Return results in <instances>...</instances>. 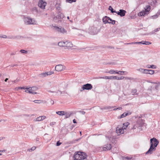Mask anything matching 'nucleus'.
Listing matches in <instances>:
<instances>
[{
	"label": "nucleus",
	"instance_id": "58836bf2",
	"mask_svg": "<svg viewBox=\"0 0 160 160\" xmlns=\"http://www.w3.org/2000/svg\"><path fill=\"white\" fill-rule=\"evenodd\" d=\"M116 71L113 70H110L108 72L110 74L116 73Z\"/></svg>",
	"mask_w": 160,
	"mask_h": 160
},
{
	"label": "nucleus",
	"instance_id": "72a5a7b5",
	"mask_svg": "<svg viewBox=\"0 0 160 160\" xmlns=\"http://www.w3.org/2000/svg\"><path fill=\"white\" fill-rule=\"evenodd\" d=\"M132 158L131 157H122V159L123 160L126 159L127 160H130Z\"/></svg>",
	"mask_w": 160,
	"mask_h": 160
},
{
	"label": "nucleus",
	"instance_id": "6ab92c4d",
	"mask_svg": "<svg viewBox=\"0 0 160 160\" xmlns=\"http://www.w3.org/2000/svg\"><path fill=\"white\" fill-rule=\"evenodd\" d=\"M124 79L125 80H133V78L131 77H124L123 76H121L120 77H117V79H116L118 80H122V79Z\"/></svg>",
	"mask_w": 160,
	"mask_h": 160
},
{
	"label": "nucleus",
	"instance_id": "f03ea898",
	"mask_svg": "<svg viewBox=\"0 0 160 160\" xmlns=\"http://www.w3.org/2000/svg\"><path fill=\"white\" fill-rule=\"evenodd\" d=\"M23 21L24 23L27 25H37V21L33 18L29 17L24 16Z\"/></svg>",
	"mask_w": 160,
	"mask_h": 160
},
{
	"label": "nucleus",
	"instance_id": "37998d69",
	"mask_svg": "<svg viewBox=\"0 0 160 160\" xmlns=\"http://www.w3.org/2000/svg\"><path fill=\"white\" fill-rule=\"evenodd\" d=\"M158 15L156 13L155 15H154L151 16V17L153 19H156V18H158Z\"/></svg>",
	"mask_w": 160,
	"mask_h": 160
},
{
	"label": "nucleus",
	"instance_id": "1a4fd4ad",
	"mask_svg": "<svg viewBox=\"0 0 160 160\" xmlns=\"http://www.w3.org/2000/svg\"><path fill=\"white\" fill-rule=\"evenodd\" d=\"M46 2L43 0H39L38 2V6L42 9H45Z\"/></svg>",
	"mask_w": 160,
	"mask_h": 160
},
{
	"label": "nucleus",
	"instance_id": "4468645a",
	"mask_svg": "<svg viewBox=\"0 0 160 160\" xmlns=\"http://www.w3.org/2000/svg\"><path fill=\"white\" fill-rule=\"evenodd\" d=\"M124 129L122 128H120L118 127L116 129V132L119 135L121 134H123L124 133Z\"/></svg>",
	"mask_w": 160,
	"mask_h": 160
},
{
	"label": "nucleus",
	"instance_id": "e433bc0d",
	"mask_svg": "<svg viewBox=\"0 0 160 160\" xmlns=\"http://www.w3.org/2000/svg\"><path fill=\"white\" fill-rule=\"evenodd\" d=\"M36 148V147L35 146H33L30 149H29L28 150L29 152H32V151H34Z\"/></svg>",
	"mask_w": 160,
	"mask_h": 160
},
{
	"label": "nucleus",
	"instance_id": "5fc2aeb1",
	"mask_svg": "<svg viewBox=\"0 0 160 160\" xmlns=\"http://www.w3.org/2000/svg\"><path fill=\"white\" fill-rule=\"evenodd\" d=\"M42 121L46 118V117L45 116H41Z\"/></svg>",
	"mask_w": 160,
	"mask_h": 160
},
{
	"label": "nucleus",
	"instance_id": "338daca9",
	"mask_svg": "<svg viewBox=\"0 0 160 160\" xmlns=\"http://www.w3.org/2000/svg\"><path fill=\"white\" fill-rule=\"evenodd\" d=\"M6 150H0V152H5Z\"/></svg>",
	"mask_w": 160,
	"mask_h": 160
},
{
	"label": "nucleus",
	"instance_id": "5701e85b",
	"mask_svg": "<svg viewBox=\"0 0 160 160\" xmlns=\"http://www.w3.org/2000/svg\"><path fill=\"white\" fill-rule=\"evenodd\" d=\"M66 42H58V45L60 47H64L66 46Z\"/></svg>",
	"mask_w": 160,
	"mask_h": 160
},
{
	"label": "nucleus",
	"instance_id": "0eeeda50",
	"mask_svg": "<svg viewBox=\"0 0 160 160\" xmlns=\"http://www.w3.org/2000/svg\"><path fill=\"white\" fill-rule=\"evenodd\" d=\"M53 28L58 32H60L63 34H66L67 31L65 29L61 27H58L56 26H53Z\"/></svg>",
	"mask_w": 160,
	"mask_h": 160
},
{
	"label": "nucleus",
	"instance_id": "0e129e2a",
	"mask_svg": "<svg viewBox=\"0 0 160 160\" xmlns=\"http://www.w3.org/2000/svg\"><path fill=\"white\" fill-rule=\"evenodd\" d=\"M57 93H58L60 94H62V92L59 90H58Z\"/></svg>",
	"mask_w": 160,
	"mask_h": 160
},
{
	"label": "nucleus",
	"instance_id": "a19ab883",
	"mask_svg": "<svg viewBox=\"0 0 160 160\" xmlns=\"http://www.w3.org/2000/svg\"><path fill=\"white\" fill-rule=\"evenodd\" d=\"M77 0H66V1L70 3H72V2H75Z\"/></svg>",
	"mask_w": 160,
	"mask_h": 160
},
{
	"label": "nucleus",
	"instance_id": "4be33fe9",
	"mask_svg": "<svg viewBox=\"0 0 160 160\" xmlns=\"http://www.w3.org/2000/svg\"><path fill=\"white\" fill-rule=\"evenodd\" d=\"M108 17L105 16L104 18H103L102 19L103 22L105 24L107 23H109V20H108Z\"/></svg>",
	"mask_w": 160,
	"mask_h": 160
},
{
	"label": "nucleus",
	"instance_id": "7c9ffc66",
	"mask_svg": "<svg viewBox=\"0 0 160 160\" xmlns=\"http://www.w3.org/2000/svg\"><path fill=\"white\" fill-rule=\"evenodd\" d=\"M146 67L148 68H156V66L154 65H148L146 66Z\"/></svg>",
	"mask_w": 160,
	"mask_h": 160
},
{
	"label": "nucleus",
	"instance_id": "473e14b6",
	"mask_svg": "<svg viewBox=\"0 0 160 160\" xmlns=\"http://www.w3.org/2000/svg\"><path fill=\"white\" fill-rule=\"evenodd\" d=\"M129 124V123L128 122H127L126 123L123 124V126L122 127L124 129H125L128 126Z\"/></svg>",
	"mask_w": 160,
	"mask_h": 160
},
{
	"label": "nucleus",
	"instance_id": "2eb2a0df",
	"mask_svg": "<svg viewBox=\"0 0 160 160\" xmlns=\"http://www.w3.org/2000/svg\"><path fill=\"white\" fill-rule=\"evenodd\" d=\"M63 66L62 65H58L55 67V70L56 71H60L63 69Z\"/></svg>",
	"mask_w": 160,
	"mask_h": 160
},
{
	"label": "nucleus",
	"instance_id": "a211bd4d",
	"mask_svg": "<svg viewBox=\"0 0 160 160\" xmlns=\"http://www.w3.org/2000/svg\"><path fill=\"white\" fill-rule=\"evenodd\" d=\"M21 36L19 35L15 36H10L8 37V38L12 39H20Z\"/></svg>",
	"mask_w": 160,
	"mask_h": 160
},
{
	"label": "nucleus",
	"instance_id": "8fccbe9b",
	"mask_svg": "<svg viewBox=\"0 0 160 160\" xmlns=\"http://www.w3.org/2000/svg\"><path fill=\"white\" fill-rule=\"evenodd\" d=\"M155 32L154 31V30H153V31H152V32H150L149 33V34H150V35H152V34H154L155 33Z\"/></svg>",
	"mask_w": 160,
	"mask_h": 160
},
{
	"label": "nucleus",
	"instance_id": "603ef678",
	"mask_svg": "<svg viewBox=\"0 0 160 160\" xmlns=\"http://www.w3.org/2000/svg\"><path fill=\"white\" fill-rule=\"evenodd\" d=\"M160 30V28H158L155 29L154 31L155 32H158Z\"/></svg>",
	"mask_w": 160,
	"mask_h": 160
},
{
	"label": "nucleus",
	"instance_id": "c03bdc74",
	"mask_svg": "<svg viewBox=\"0 0 160 160\" xmlns=\"http://www.w3.org/2000/svg\"><path fill=\"white\" fill-rule=\"evenodd\" d=\"M115 22L116 21L115 20H112L111 22H109V23L114 25L115 24Z\"/></svg>",
	"mask_w": 160,
	"mask_h": 160
},
{
	"label": "nucleus",
	"instance_id": "6e6552de",
	"mask_svg": "<svg viewBox=\"0 0 160 160\" xmlns=\"http://www.w3.org/2000/svg\"><path fill=\"white\" fill-rule=\"evenodd\" d=\"M158 143L159 142L155 138H153L150 139V144L151 145L152 144V146L156 147L158 144Z\"/></svg>",
	"mask_w": 160,
	"mask_h": 160
},
{
	"label": "nucleus",
	"instance_id": "774afa93",
	"mask_svg": "<svg viewBox=\"0 0 160 160\" xmlns=\"http://www.w3.org/2000/svg\"><path fill=\"white\" fill-rule=\"evenodd\" d=\"M73 122L74 123H76V120H75V119H74L73 120Z\"/></svg>",
	"mask_w": 160,
	"mask_h": 160
},
{
	"label": "nucleus",
	"instance_id": "9d476101",
	"mask_svg": "<svg viewBox=\"0 0 160 160\" xmlns=\"http://www.w3.org/2000/svg\"><path fill=\"white\" fill-rule=\"evenodd\" d=\"M156 150V147L152 146V144L150 145V147L148 150L146 152V154H152V153L153 151H155Z\"/></svg>",
	"mask_w": 160,
	"mask_h": 160
},
{
	"label": "nucleus",
	"instance_id": "e2e57ef3",
	"mask_svg": "<svg viewBox=\"0 0 160 160\" xmlns=\"http://www.w3.org/2000/svg\"><path fill=\"white\" fill-rule=\"evenodd\" d=\"M114 149H115V152H113V153H116L117 152V151H116V150H117V148H114L113 149V150H114Z\"/></svg>",
	"mask_w": 160,
	"mask_h": 160
},
{
	"label": "nucleus",
	"instance_id": "aec40b11",
	"mask_svg": "<svg viewBox=\"0 0 160 160\" xmlns=\"http://www.w3.org/2000/svg\"><path fill=\"white\" fill-rule=\"evenodd\" d=\"M117 61H115V62H110L106 63L104 62L103 64L106 65L109 64L111 65H115L119 64L117 62Z\"/></svg>",
	"mask_w": 160,
	"mask_h": 160
},
{
	"label": "nucleus",
	"instance_id": "b1692460",
	"mask_svg": "<svg viewBox=\"0 0 160 160\" xmlns=\"http://www.w3.org/2000/svg\"><path fill=\"white\" fill-rule=\"evenodd\" d=\"M66 42H67L66 44V47H73V44L71 42L67 41Z\"/></svg>",
	"mask_w": 160,
	"mask_h": 160
},
{
	"label": "nucleus",
	"instance_id": "6e6d98bb",
	"mask_svg": "<svg viewBox=\"0 0 160 160\" xmlns=\"http://www.w3.org/2000/svg\"><path fill=\"white\" fill-rule=\"evenodd\" d=\"M0 37L4 38H8V37L7 36L5 35H3L2 36H0Z\"/></svg>",
	"mask_w": 160,
	"mask_h": 160
},
{
	"label": "nucleus",
	"instance_id": "f257e3e1",
	"mask_svg": "<svg viewBox=\"0 0 160 160\" xmlns=\"http://www.w3.org/2000/svg\"><path fill=\"white\" fill-rule=\"evenodd\" d=\"M74 160H87V155L84 152H78L73 157Z\"/></svg>",
	"mask_w": 160,
	"mask_h": 160
},
{
	"label": "nucleus",
	"instance_id": "c9c22d12",
	"mask_svg": "<svg viewBox=\"0 0 160 160\" xmlns=\"http://www.w3.org/2000/svg\"><path fill=\"white\" fill-rule=\"evenodd\" d=\"M137 92V90L136 89H132V94L134 95L136 94L137 95L138 94L136 93Z\"/></svg>",
	"mask_w": 160,
	"mask_h": 160
},
{
	"label": "nucleus",
	"instance_id": "4c0bfd02",
	"mask_svg": "<svg viewBox=\"0 0 160 160\" xmlns=\"http://www.w3.org/2000/svg\"><path fill=\"white\" fill-rule=\"evenodd\" d=\"M20 52L22 53H25V54L27 53H28L27 51H26V50H23V49L21 50L20 51Z\"/></svg>",
	"mask_w": 160,
	"mask_h": 160
},
{
	"label": "nucleus",
	"instance_id": "de8ad7c7",
	"mask_svg": "<svg viewBox=\"0 0 160 160\" xmlns=\"http://www.w3.org/2000/svg\"><path fill=\"white\" fill-rule=\"evenodd\" d=\"M116 74H120V75H123V74L122 73V71H118V72H117L116 71Z\"/></svg>",
	"mask_w": 160,
	"mask_h": 160
},
{
	"label": "nucleus",
	"instance_id": "49530a36",
	"mask_svg": "<svg viewBox=\"0 0 160 160\" xmlns=\"http://www.w3.org/2000/svg\"><path fill=\"white\" fill-rule=\"evenodd\" d=\"M114 107H111V106H107V110H110L113 108Z\"/></svg>",
	"mask_w": 160,
	"mask_h": 160
},
{
	"label": "nucleus",
	"instance_id": "a18cd8bd",
	"mask_svg": "<svg viewBox=\"0 0 160 160\" xmlns=\"http://www.w3.org/2000/svg\"><path fill=\"white\" fill-rule=\"evenodd\" d=\"M57 6H56V9L57 10H59V11H60V8L59 6L60 5V4H58H58H57Z\"/></svg>",
	"mask_w": 160,
	"mask_h": 160
},
{
	"label": "nucleus",
	"instance_id": "2f4dec72",
	"mask_svg": "<svg viewBox=\"0 0 160 160\" xmlns=\"http://www.w3.org/2000/svg\"><path fill=\"white\" fill-rule=\"evenodd\" d=\"M108 9L109 10H110L111 13H113L114 12H115L116 13L117 11H116L115 10H114L113 9L111 6H110L109 7Z\"/></svg>",
	"mask_w": 160,
	"mask_h": 160
},
{
	"label": "nucleus",
	"instance_id": "69168bd1",
	"mask_svg": "<svg viewBox=\"0 0 160 160\" xmlns=\"http://www.w3.org/2000/svg\"><path fill=\"white\" fill-rule=\"evenodd\" d=\"M108 20H109V21H110V22H111L112 20L111 19V18L109 17H108Z\"/></svg>",
	"mask_w": 160,
	"mask_h": 160
},
{
	"label": "nucleus",
	"instance_id": "393cba45",
	"mask_svg": "<svg viewBox=\"0 0 160 160\" xmlns=\"http://www.w3.org/2000/svg\"><path fill=\"white\" fill-rule=\"evenodd\" d=\"M34 87H33L26 88V90L25 91V92L30 93L31 90H33L32 89Z\"/></svg>",
	"mask_w": 160,
	"mask_h": 160
},
{
	"label": "nucleus",
	"instance_id": "79ce46f5",
	"mask_svg": "<svg viewBox=\"0 0 160 160\" xmlns=\"http://www.w3.org/2000/svg\"><path fill=\"white\" fill-rule=\"evenodd\" d=\"M36 121H42V119L41 118V116H39L36 119Z\"/></svg>",
	"mask_w": 160,
	"mask_h": 160
},
{
	"label": "nucleus",
	"instance_id": "3c124183",
	"mask_svg": "<svg viewBox=\"0 0 160 160\" xmlns=\"http://www.w3.org/2000/svg\"><path fill=\"white\" fill-rule=\"evenodd\" d=\"M61 143H62L60 142L59 141H58L57 142L56 145L57 146H59L61 144Z\"/></svg>",
	"mask_w": 160,
	"mask_h": 160
},
{
	"label": "nucleus",
	"instance_id": "ea45409f",
	"mask_svg": "<svg viewBox=\"0 0 160 160\" xmlns=\"http://www.w3.org/2000/svg\"><path fill=\"white\" fill-rule=\"evenodd\" d=\"M34 102L37 103H40L42 102L41 100H35L33 101Z\"/></svg>",
	"mask_w": 160,
	"mask_h": 160
},
{
	"label": "nucleus",
	"instance_id": "864d4df0",
	"mask_svg": "<svg viewBox=\"0 0 160 160\" xmlns=\"http://www.w3.org/2000/svg\"><path fill=\"white\" fill-rule=\"evenodd\" d=\"M122 73L123 74H124V75H127L128 72H126V71H122Z\"/></svg>",
	"mask_w": 160,
	"mask_h": 160
},
{
	"label": "nucleus",
	"instance_id": "bb28decb",
	"mask_svg": "<svg viewBox=\"0 0 160 160\" xmlns=\"http://www.w3.org/2000/svg\"><path fill=\"white\" fill-rule=\"evenodd\" d=\"M131 114V113H128L127 112H125L121 115V116L120 117V118H124L128 115L130 114Z\"/></svg>",
	"mask_w": 160,
	"mask_h": 160
},
{
	"label": "nucleus",
	"instance_id": "4d7b16f0",
	"mask_svg": "<svg viewBox=\"0 0 160 160\" xmlns=\"http://www.w3.org/2000/svg\"><path fill=\"white\" fill-rule=\"evenodd\" d=\"M30 93L31 94H36L37 93V92H34V91H31V92H30Z\"/></svg>",
	"mask_w": 160,
	"mask_h": 160
},
{
	"label": "nucleus",
	"instance_id": "13d9d810",
	"mask_svg": "<svg viewBox=\"0 0 160 160\" xmlns=\"http://www.w3.org/2000/svg\"><path fill=\"white\" fill-rule=\"evenodd\" d=\"M130 43H131V44H138V42H130Z\"/></svg>",
	"mask_w": 160,
	"mask_h": 160
},
{
	"label": "nucleus",
	"instance_id": "ddd939ff",
	"mask_svg": "<svg viewBox=\"0 0 160 160\" xmlns=\"http://www.w3.org/2000/svg\"><path fill=\"white\" fill-rule=\"evenodd\" d=\"M126 12L125 10L123 9H120L119 11L117 12L116 13L118 15L121 17H123L125 16Z\"/></svg>",
	"mask_w": 160,
	"mask_h": 160
},
{
	"label": "nucleus",
	"instance_id": "a878e982",
	"mask_svg": "<svg viewBox=\"0 0 160 160\" xmlns=\"http://www.w3.org/2000/svg\"><path fill=\"white\" fill-rule=\"evenodd\" d=\"M146 74H152L154 73V71L152 70L146 69Z\"/></svg>",
	"mask_w": 160,
	"mask_h": 160
},
{
	"label": "nucleus",
	"instance_id": "423d86ee",
	"mask_svg": "<svg viewBox=\"0 0 160 160\" xmlns=\"http://www.w3.org/2000/svg\"><path fill=\"white\" fill-rule=\"evenodd\" d=\"M143 124V121L142 119L139 118L136 124L133 125L132 128L135 129L137 128L139 129H140L141 128Z\"/></svg>",
	"mask_w": 160,
	"mask_h": 160
},
{
	"label": "nucleus",
	"instance_id": "cd10ccee",
	"mask_svg": "<svg viewBox=\"0 0 160 160\" xmlns=\"http://www.w3.org/2000/svg\"><path fill=\"white\" fill-rule=\"evenodd\" d=\"M158 85H155L153 86H152L151 87V90L152 91V90H156L157 91L158 89Z\"/></svg>",
	"mask_w": 160,
	"mask_h": 160
},
{
	"label": "nucleus",
	"instance_id": "20e7f679",
	"mask_svg": "<svg viewBox=\"0 0 160 160\" xmlns=\"http://www.w3.org/2000/svg\"><path fill=\"white\" fill-rule=\"evenodd\" d=\"M144 11H142L138 13V16H144L146 14H148L150 9V6L148 5H146L144 8Z\"/></svg>",
	"mask_w": 160,
	"mask_h": 160
},
{
	"label": "nucleus",
	"instance_id": "680f3d73",
	"mask_svg": "<svg viewBox=\"0 0 160 160\" xmlns=\"http://www.w3.org/2000/svg\"><path fill=\"white\" fill-rule=\"evenodd\" d=\"M26 88H25V87H19V88H20V89H25Z\"/></svg>",
	"mask_w": 160,
	"mask_h": 160
},
{
	"label": "nucleus",
	"instance_id": "dca6fc26",
	"mask_svg": "<svg viewBox=\"0 0 160 160\" xmlns=\"http://www.w3.org/2000/svg\"><path fill=\"white\" fill-rule=\"evenodd\" d=\"M112 148V146L111 144H107L105 145L103 148V151H107L110 150Z\"/></svg>",
	"mask_w": 160,
	"mask_h": 160
},
{
	"label": "nucleus",
	"instance_id": "c85d7f7f",
	"mask_svg": "<svg viewBox=\"0 0 160 160\" xmlns=\"http://www.w3.org/2000/svg\"><path fill=\"white\" fill-rule=\"evenodd\" d=\"M138 70L140 72H141V73L146 74V72H147L146 69H144L142 68H140L138 69Z\"/></svg>",
	"mask_w": 160,
	"mask_h": 160
},
{
	"label": "nucleus",
	"instance_id": "09e8293b",
	"mask_svg": "<svg viewBox=\"0 0 160 160\" xmlns=\"http://www.w3.org/2000/svg\"><path fill=\"white\" fill-rule=\"evenodd\" d=\"M78 112H80L83 115H84L85 113V112L83 111H79Z\"/></svg>",
	"mask_w": 160,
	"mask_h": 160
},
{
	"label": "nucleus",
	"instance_id": "7ed1b4c3",
	"mask_svg": "<svg viewBox=\"0 0 160 160\" xmlns=\"http://www.w3.org/2000/svg\"><path fill=\"white\" fill-rule=\"evenodd\" d=\"M99 32L97 29V27L94 26L90 27L88 29V32L91 35L97 34Z\"/></svg>",
	"mask_w": 160,
	"mask_h": 160
},
{
	"label": "nucleus",
	"instance_id": "f8f14e48",
	"mask_svg": "<svg viewBox=\"0 0 160 160\" xmlns=\"http://www.w3.org/2000/svg\"><path fill=\"white\" fill-rule=\"evenodd\" d=\"M54 73L52 72H47L44 73H42L38 75V77L40 78H43L49 75H51Z\"/></svg>",
	"mask_w": 160,
	"mask_h": 160
},
{
	"label": "nucleus",
	"instance_id": "39448f33",
	"mask_svg": "<svg viewBox=\"0 0 160 160\" xmlns=\"http://www.w3.org/2000/svg\"><path fill=\"white\" fill-rule=\"evenodd\" d=\"M64 17L63 14L61 13L60 11L58 13V15L57 16H54L53 18V20L54 22L58 23L62 22V20H58L57 21V19H62Z\"/></svg>",
	"mask_w": 160,
	"mask_h": 160
},
{
	"label": "nucleus",
	"instance_id": "bf43d9fd",
	"mask_svg": "<svg viewBox=\"0 0 160 160\" xmlns=\"http://www.w3.org/2000/svg\"><path fill=\"white\" fill-rule=\"evenodd\" d=\"M50 102L52 104H53L54 103V101L52 100H51L50 101Z\"/></svg>",
	"mask_w": 160,
	"mask_h": 160
},
{
	"label": "nucleus",
	"instance_id": "f3484780",
	"mask_svg": "<svg viewBox=\"0 0 160 160\" xmlns=\"http://www.w3.org/2000/svg\"><path fill=\"white\" fill-rule=\"evenodd\" d=\"M99 78H103L105 79H117V77L116 76H105V77H100Z\"/></svg>",
	"mask_w": 160,
	"mask_h": 160
},
{
	"label": "nucleus",
	"instance_id": "f704fd0d",
	"mask_svg": "<svg viewBox=\"0 0 160 160\" xmlns=\"http://www.w3.org/2000/svg\"><path fill=\"white\" fill-rule=\"evenodd\" d=\"M71 114H69V113H68L67 112H65V118H69L71 115Z\"/></svg>",
	"mask_w": 160,
	"mask_h": 160
},
{
	"label": "nucleus",
	"instance_id": "052dcab7",
	"mask_svg": "<svg viewBox=\"0 0 160 160\" xmlns=\"http://www.w3.org/2000/svg\"><path fill=\"white\" fill-rule=\"evenodd\" d=\"M157 14L158 15V16L160 15V10H159L158 11Z\"/></svg>",
	"mask_w": 160,
	"mask_h": 160
},
{
	"label": "nucleus",
	"instance_id": "9b49d317",
	"mask_svg": "<svg viewBox=\"0 0 160 160\" xmlns=\"http://www.w3.org/2000/svg\"><path fill=\"white\" fill-rule=\"evenodd\" d=\"M92 88V86L91 84L87 83L82 86V90H89Z\"/></svg>",
	"mask_w": 160,
	"mask_h": 160
},
{
	"label": "nucleus",
	"instance_id": "c756f323",
	"mask_svg": "<svg viewBox=\"0 0 160 160\" xmlns=\"http://www.w3.org/2000/svg\"><path fill=\"white\" fill-rule=\"evenodd\" d=\"M56 113L59 115L62 116L65 114V112L64 111H58Z\"/></svg>",
	"mask_w": 160,
	"mask_h": 160
},
{
	"label": "nucleus",
	"instance_id": "412c9836",
	"mask_svg": "<svg viewBox=\"0 0 160 160\" xmlns=\"http://www.w3.org/2000/svg\"><path fill=\"white\" fill-rule=\"evenodd\" d=\"M151 43L149 42H147V41H142L141 42H138V44H142L144 45H149L150 44H151Z\"/></svg>",
	"mask_w": 160,
	"mask_h": 160
}]
</instances>
